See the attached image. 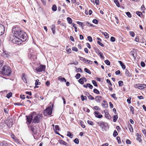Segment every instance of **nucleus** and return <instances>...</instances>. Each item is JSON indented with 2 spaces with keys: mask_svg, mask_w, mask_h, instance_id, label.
<instances>
[{
  "mask_svg": "<svg viewBox=\"0 0 146 146\" xmlns=\"http://www.w3.org/2000/svg\"><path fill=\"white\" fill-rule=\"evenodd\" d=\"M23 37L22 38H20L19 37H17V38H16L15 42L14 43H15L16 44H21L23 42H24L27 39H25V40H23Z\"/></svg>",
  "mask_w": 146,
  "mask_h": 146,
  "instance_id": "6e6552de",
  "label": "nucleus"
},
{
  "mask_svg": "<svg viewBox=\"0 0 146 146\" xmlns=\"http://www.w3.org/2000/svg\"><path fill=\"white\" fill-rule=\"evenodd\" d=\"M94 115L96 117L98 118H101L103 117L102 115L98 111H95L94 112Z\"/></svg>",
  "mask_w": 146,
  "mask_h": 146,
  "instance_id": "4468645a",
  "label": "nucleus"
},
{
  "mask_svg": "<svg viewBox=\"0 0 146 146\" xmlns=\"http://www.w3.org/2000/svg\"><path fill=\"white\" fill-rule=\"evenodd\" d=\"M12 32L15 36L20 38L23 37V40L27 39V34L22 31L18 26H13L12 28Z\"/></svg>",
  "mask_w": 146,
  "mask_h": 146,
  "instance_id": "f257e3e1",
  "label": "nucleus"
},
{
  "mask_svg": "<svg viewBox=\"0 0 146 146\" xmlns=\"http://www.w3.org/2000/svg\"><path fill=\"white\" fill-rule=\"evenodd\" d=\"M105 117L108 119H110L111 118V116L107 112H105Z\"/></svg>",
  "mask_w": 146,
  "mask_h": 146,
  "instance_id": "b1692460",
  "label": "nucleus"
},
{
  "mask_svg": "<svg viewBox=\"0 0 146 146\" xmlns=\"http://www.w3.org/2000/svg\"><path fill=\"white\" fill-rule=\"evenodd\" d=\"M72 50L76 52H77L78 51V48H77L75 47H72Z\"/></svg>",
  "mask_w": 146,
  "mask_h": 146,
  "instance_id": "774afa93",
  "label": "nucleus"
},
{
  "mask_svg": "<svg viewBox=\"0 0 146 146\" xmlns=\"http://www.w3.org/2000/svg\"><path fill=\"white\" fill-rule=\"evenodd\" d=\"M79 57L80 58V60L82 61L83 62H84L85 61L86 59H85V58L83 57H82L80 56H79Z\"/></svg>",
  "mask_w": 146,
  "mask_h": 146,
  "instance_id": "864d4df0",
  "label": "nucleus"
},
{
  "mask_svg": "<svg viewBox=\"0 0 146 146\" xmlns=\"http://www.w3.org/2000/svg\"><path fill=\"white\" fill-rule=\"evenodd\" d=\"M31 115L33 118V123H39L42 119L43 116L41 114H37L36 112H33L31 113Z\"/></svg>",
  "mask_w": 146,
  "mask_h": 146,
  "instance_id": "f03ea898",
  "label": "nucleus"
},
{
  "mask_svg": "<svg viewBox=\"0 0 146 146\" xmlns=\"http://www.w3.org/2000/svg\"><path fill=\"white\" fill-rule=\"evenodd\" d=\"M106 82L108 83L109 84L110 86H112V84L111 83L110 80L109 79H107L106 80Z\"/></svg>",
  "mask_w": 146,
  "mask_h": 146,
  "instance_id": "e2e57ef3",
  "label": "nucleus"
},
{
  "mask_svg": "<svg viewBox=\"0 0 146 146\" xmlns=\"http://www.w3.org/2000/svg\"><path fill=\"white\" fill-rule=\"evenodd\" d=\"M67 136L69 137L70 138H72L73 137V135L69 131H67Z\"/></svg>",
  "mask_w": 146,
  "mask_h": 146,
  "instance_id": "bb28decb",
  "label": "nucleus"
},
{
  "mask_svg": "<svg viewBox=\"0 0 146 146\" xmlns=\"http://www.w3.org/2000/svg\"><path fill=\"white\" fill-rule=\"evenodd\" d=\"M31 131L35 134H36L37 133V131L34 128L33 125H31L30 128Z\"/></svg>",
  "mask_w": 146,
  "mask_h": 146,
  "instance_id": "f3484780",
  "label": "nucleus"
},
{
  "mask_svg": "<svg viewBox=\"0 0 146 146\" xmlns=\"http://www.w3.org/2000/svg\"><path fill=\"white\" fill-rule=\"evenodd\" d=\"M8 118L9 119H7L8 122H6V123L8 127H11L13 124V120Z\"/></svg>",
  "mask_w": 146,
  "mask_h": 146,
  "instance_id": "ddd939ff",
  "label": "nucleus"
},
{
  "mask_svg": "<svg viewBox=\"0 0 146 146\" xmlns=\"http://www.w3.org/2000/svg\"><path fill=\"white\" fill-rule=\"evenodd\" d=\"M87 38L89 42H91L92 41V39L91 36H88Z\"/></svg>",
  "mask_w": 146,
  "mask_h": 146,
  "instance_id": "13d9d810",
  "label": "nucleus"
},
{
  "mask_svg": "<svg viewBox=\"0 0 146 146\" xmlns=\"http://www.w3.org/2000/svg\"><path fill=\"white\" fill-rule=\"evenodd\" d=\"M0 146H11V145L5 142H3L0 143Z\"/></svg>",
  "mask_w": 146,
  "mask_h": 146,
  "instance_id": "aec40b11",
  "label": "nucleus"
},
{
  "mask_svg": "<svg viewBox=\"0 0 146 146\" xmlns=\"http://www.w3.org/2000/svg\"><path fill=\"white\" fill-rule=\"evenodd\" d=\"M88 94L89 95L88 96V98L90 100H94V98L91 95H90L89 93H88Z\"/></svg>",
  "mask_w": 146,
  "mask_h": 146,
  "instance_id": "ea45409f",
  "label": "nucleus"
},
{
  "mask_svg": "<svg viewBox=\"0 0 146 146\" xmlns=\"http://www.w3.org/2000/svg\"><path fill=\"white\" fill-rule=\"evenodd\" d=\"M136 14L139 16L141 17V15L142 14L141 12L137 11L136 13Z\"/></svg>",
  "mask_w": 146,
  "mask_h": 146,
  "instance_id": "69168bd1",
  "label": "nucleus"
},
{
  "mask_svg": "<svg viewBox=\"0 0 146 146\" xmlns=\"http://www.w3.org/2000/svg\"><path fill=\"white\" fill-rule=\"evenodd\" d=\"M118 134L117 132V131H116V130H115L114 131L113 134V137H116L118 135Z\"/></svg>",
  "mask_w": 146,
  "mask_h": 146,
  "instance_id": "49530a36",
  "label": "nucleus"
},
{
  "mask_svg": "<svg viewBox=\"0 0 146 146\" xmlns=\"http://www.w3.org/2000/svg\"><path fill=\"white\" fill-rule=\"evenodd\" d=\"M141 66L142 67H145V63L143 61H142L141 62Z\"/></svg>",
  "mask_w": 146,
  "mask_h": 146,
  "instance_id": "338daca9",
  "label": "nucleus"
},
{
  "mask_svg": "<svg viewBox=\"0 0 146 146\" xmlns=\"http://www.w3.org/2000/svg\"><path fill=\"white\" fill-rule=\"evenodd\" d=\"M111 96L113 98L114 100H116L117 99V98L116 97V95L115 94H113L112 95H111Z\"/></svg>",
  "mask_w": 146,
  "mask_h": 146,
  "instance_id": "6e6d98bb",
  "label": "nucleus"
},
{
  "mask_svg": "<svg viewBox=\"0 0 146 146\" xmlns=\"http://www.w3.org/2000/svg\"><path fill=\"white\" fill-rule=\"evenodd\" d=\"M12 92H9L8 93L6 96V97L8 98H9L11 97L12 96Z\"/></svg>",
  "mask_w": 146,
  "mask_h": 146,
  "instance_id": "72a5a7b5",
  "label": "nucleus"
},
{
  "mask_svg": "<svg viewBox=\"0 0 146 146\" xmlns=\"http://www.w3.org/2000/svg\"><path fill=\"white\" fill-rule=\"evenodd\" d=\"M105 63L108 65H110V61L108 60H106L104 61Z\"/></svg>",
  "mask_w": 146,
  "mask_h": 146,
  "instance_id": "a18cd8bd",
  "label": "nucleus"
},
{
  "mask_svg": "<svg viewBox=\"0 0 146 146\" xmlns=\"http://www.w3.org/2000/svg\"><path fill=\"white\" fill-rule=\"evenodd\" d=\"M81 98L82 101H83L85 100H86L87 99V97L86 96H84L83 95H81Z\"/></svg>",
  "mask_w": 146,
  "mask_h": 146,
  "instance_id": "58836bf2",
  "label": "nucleus"
},
{
  "mask_svg": "<svg viewBox=\"0 0 146 146\" xmlns=\"http://www.w3.org/2000/svg\"><path fill=\"white\" fill-rule=\"evenodd\" d=\"M39 80L38 79H37L35 81V86H37V85H40V83L39 82Z\"/></svg>",
  "mask_w": 146,
  "mask_h": 146,
  "instance_id": "e433bc0d",
  "label": "nucleus"
},
{
  "mask_svg": "<svg viewBox=\"0 0 146 146\" xmlns=\"http://www.w3.org/2000/svg\"><path fill=\"white\" fill-rule=\"evenodd\" d=\"M102 106L105 108H107L108 107V105L107 102L105 100H104L102 103Z\"/></svg>",
  "mask_w": 146,
  "mask_h": 146,
  "instance_id": "2eb2a0df",
  "label": "nucleus"
},
{
  "mask_svg": "<svg viewBox=\"0 0 146 146\" xmlns=\"http://www.w3.org/2000/svg\"><path fill=\"white\" fill-rule=\"evenodd\" d=\"M126 15H127V16L129 18H131L132 17L131 15V13L129 12H127L125 13Z\"/></svg>",
  "mask_w": 146,
  "mask_h": 146,
  "instance_id": "37998d69",
  "label": "nucleus"
},
{
  "mask_svg": "<svg viewBox=\"0 0 146 146\" xmlns=\"http://www.w3.org/2000/svg\"><path fill=\"white\" fill-rule=\"evenodd\" d=\"M26 123L27 125H28V124H30L31 123L32 121H33V116L31 115V113L29 115H26Z\"/></svg>",
  "mask_w": 146,
  "mask_h": 146,
  "instance_id": "423d86ee",
  "label": "nucleus"
},
{
  "mask_svg": "<svg viewBox=\"0 0 146 146\" xmlns=\"http://www.w3.org/2000/svg\"><path fill=\"white\" fill-rule=\"evenodd\" d=\"M81 76V74L79 73L77 74L75 76V78L77 79H79Z\"/></svg>",
  "mask_w": 146,
  "mask_h": 146,
  "instance_id": "de8ad7c7",
  "label": "nucleus"
},
{
  "mask_svg": "<svg viewBox=\"0 0 146 146\" xmlns=\"http://www.w3.org/2000/svg\"><path fill=\"white\" fill-rule=\"evenodd\" d=\"M129 108L130 109V111L132 112V114H134V108H133L132 106H131L129 107Z\"/></svg>",
  "mask_w": 146,
  "mask_h": 146,
  "instance_id": "bf43d9fd",
  "label": "nucleus"
},
{
  "mask_svg": "<svg viewBox=\"0 0 146 146\" xmlns=\"http://www.w3.org/2000/svg\"><path fill=\"white\" fill-rule=\"evenodd\" d=\"M84 71L85 72L89 74H91V72L87 68H85Z\"/></svg>",
  "mask_w": 146,
  "mask_h": 146,
  "instance_id": "2f4dec72",
  "label": "nucleus"
},
{
  "mask_svg": "<svg viewBox=\"0 0 146 146\" xmlns=\"http://www.w3.org/2000/svg\"><path fill=\"white\" fill-rule=\"evenodd\" d=\"M17 37L15 36H14L13 35H11L10 36L9 38V40L11 42H12L13 43H14L15 41L16 38H17Z\"/></svg>",
  "mask_w": 146,
  "mask_h": 146,
  "instance_id": "f8f14e48",
  "label": "nucleus"
},
{
  "mask_svg": "<svg viewBox=\"0 0 146 146\" xmlns=\"http://www.w3.org/2000/svg\"><path fill=\"white\" fill-rule=\"evenodd\" d=\"M94 49L95 52L98 54V55H99V54H100L101 52L100 50L97 47H94Z\"/></svg>",
  "mask_w": 146,
  "mask_h": 146,
  "instance_id": "5701e85b",
  "label": "nucleus"
},
{
  "mask_svg": "<svg viewBox=\"0 0 146 146\" xmlns=\"http://www.w3.org/2000/svg\"><path fill=\"white\" fill-rule=\"evenodd\" d=\"M58 80L61 82H66V80L65 78H62L61 76H60L58 77Z\"/></svg>",
  "mask_w": 146,
  "mask_h": 146,
  "instance_id": "a211bd4d",
  "label": "nucleus"
},
{
  "mask_svg": "<svg viewBox=\"0 0 146 146\" xmlns=\"http://www.w3.org/2000/svg\"><path fill=\"white\" fill-rule=\"evenodd\" d=\"M84 111H86V112L88 113H89L90 112V110L88 109V108L86 107L84 108Z\"/></svg>",
  "mask_w": 146,
  "mask_h": 146,
  "instance_id": "680f3d73",
  "label": "nucleus"
},
{
  "mask_svg": "<svg viewBox=\"0 0 146 146\" xmlns=\"http://www.w3.org/2000/svg\"><path fill=\"white\" fill-rule=\"evenodd\" d=\"M97 42L99 45H100V46H102L104 47V44H103L100 42L99 41V40Z\"/></svg>",
  "mask_w": 146,
  "mask_h": 146,
  "instance_id": "4d7b16f0",
  "label": "nucleus"
},
{
  "mask_svg": "<svg viewBox=\"0 0 146 146\" xmlns=\"http://www.w3.org/2000/svg\"><path fill=\"white\" fill-rule=\"evenodd\" d=\"M22 75L23 76L22 77V79L23 80L24 82L27 83V80L26 78L25 75L24 74H23Z\"/></svg>",
  "mask_w": 146,
  "mask_h": 146,
  "instance_id": "393cba45",
  "label": "nucleus"
},
{
  "mask_svg": "<svg viewBox=\"0 0 146 146\" xmlns=\"http://www.w3.org/2000/svg\"><path fill=\"white\" fill-rule=\"evenodd\" d=\"M67 19L68 22L69 24H71L72 23V20L69 17H68Z\"/></svg>",
  "mask_w": 146,
  "mask_h": 146,
  "instance_id": "473e14b6",
  "label": "nucleus"
},
{
  "mask_svg": "<svg viewBox=\"0 0 146 146\" xmlns=\"http://www.w3.org/2000/svg\"><path fill=\"white\" fill-rule=\"evenodd\" d=\"M113 121L114 122H115L118 118V116L117 115H114L113 116Z\"/></svg>",
  "mask_w": 146,
  "mask_h": 146,
  "instance_id": "cd10ccee",
  "label": "nucleus"
},
{
  "mask_svg": "<svg viewBox=\"0 0 146 146\" xmlns=\"http://www.w3.org/2000/svg\"><path fill=\"white\" fill-rule=\"evenodd\" d=\"M52 10L54 11H55L57 10V7L56 5H54L52 6Z\"/></svg>",
  "mask_w": 146,
  "mask_h": 146,
  "instance_id": "7c9ffc66",
  "label": "nucleus"
},
{
  "mask_svg": "<svg viewBox=\"0 0 146 146\" xmlns=\"http://www.w3.org/2000/svg\"><path fill=\"white\" fill-rule=\"evenodd\" d=\"M92 22L95 24H97L98 23V21L96 19H94L92 21Z\"/></svg>",
  "mask_w": 146,
  "mask_h": 146,
  "instance_id": "3c124183",
  "label": "nucleus"
},
{
  "mask_svg": "<svg viewBox=\"0 0 146 146\" xmlns=\"http://www.w3.org/2000/svg\"><path fill=\"white\" fill-rule=\"evenodd\" d=\"M97 123L102 128V130L105 131H106L107 129L109 128L108 124L105 122L99 121Z\"/></svg>",
  "mask_w": 146,
  "mask_h": 146,
  "instance_id": "20e7f679",
  "label": "nucleus"
},
{
  "mask_svg": "<svg viewBox=\"0 0 146 146\" xmlns=\"http://www.w3.org/2000/svg\"><path fill=\"white\" fill-rule=\"evenodd\" d=\"M115 40V38L113 36H111L110 38V41L112 42H114Z\"/></svg>",
  "mask_w": 146,
  "mask_h": 146,
  "instance_id": "052dcab7",
  "label": "nucleus"
},
{
  "mask_svg": "<svg viewBox=\"0 0 146 146\" xmlns=\"http://www.w3.org/2000/svg\"><path fill=\"white\" fill-rule=\"evenodd\" d=\"M53 128L54 131V133L58 135H60L59 133L58 132L60 130V129L59 126L58 125H56L54 127H53Z\"/></svg>",
  "mask_w": 146,
  "mask_h": 146,
  "instance_id": "9d476101",
  "label": "nucleus"
},
{
  "mask_svg": "<svg viewBox=\"0 0 146 146\" xmlns=\"http://www.w3.org/2000/svg\"><path fill=\"white\" fill-rule=\"evenodd\" d=\"M134 87L139 89L142 90L146 88V84H137L134 85Z\"/></svg>",
  "mask_w": 146,
  "mask_h": 146,
  "instance_id": "1a4fd4ad",
  "label": "nucleus"
},
{
  "mask_svg": "<svg viewBox=\"0 0 146 146\" xmlns=\"http://www.w3.org/2000/svg\"><path fill=\"white\" fill-rule=\"evenodd\" d=\"M87 86H88V87H89V88L90 89H92L93 88V86L90 83H87Z\"/></svg>",
  "mask_w": 146,
  "mask_h": 146,
  "instance_id": "5fc2aeb1",
  "label": "nucleus"
},
{
  "mask_svg": "<svg viewBox=\"0 0 146 146\" xmlns=\"http://www.w3.org/2000/svg\"><path fill=\"white\" fill-rule=\"evenodd\" d=\"M1 74L7 76H10L11 74V71L10 68L7 66H4L0 71Z\"/></svg>",
  "mask_w": 146,
  "mask_h": 146,
  "instance_id": "7ed1b4c3",
  "label": "nucleus"
},
{
  "mask_svg": "<svg viewBox=\"0 0 146 146\" xmlns=\"http://www.w3.org/2000/svg\"><path fill=\"white\" fill-rule=\"evenodd\" d=\"M92 83L94 86L96 87L98 86V85L96 81L94 80H92Z\"/></svg>",
  "mask_w": 146,
  "mask_h": 146,
  "instance_id": "a19ab883",
  "label": "nucleus"
},
{
  "mask_svg": "<svg viewBox=\"0 0 146 146\" xmlns=\"http://www.w3.org/2000/svg\"><path fill=\"white\" fill-rule=\"evenodd\" d=\"M53 106V105H52V107L50 106L44 110L43 113L44 116L50 115H51L52 112V108Z\"/></svg>",
  "mask_w": 146,
  "mask_h": 146,
  "instance_id": "39448f33",
  "label": "nucleus"
},
{
  "mask_svg": "<svg viewBox=\"0 0 146 146\" xmlns=\"http://www.w3.org/2000/svg\"><path fill=\"white\" fill-rule=\"evenodd\" d=\"M114 2L116 4V5L118 7H120L119 2L118 0H113Z\"/></svg>",
  "mask_w": 146,
  "mask_h": 146,
  "instance_id": "c85d7f7f",
  "label": "nucleus"
},
{
  "mask_svg": "<svg viewBox=\"0 0 146 146\" xmlns=\"http://www.w3.org/2000/svg\"><path fill=\"white\" fill-rule=\"evenodd\" d=\"M102 33L106 36V38H108L109 37V35L106 32Z\"/></svg>",
  "mask_w": 146,
  "mask_h": 146,
  "instance_id": "8fccbe9b",
  "label": "nucleus"
},
{
  "mask_svg": "<svg viewBox=\"0 0 146 146\" xmlns=\"http://www.w3.org/2000/svg\"><path fill=\"white\" fill-rule=\"evenodd\" d=\"M74 142L76 144H78L79 143V140L78 138H76L74 140Z\"/></svg>",
  "mask_w": 146,
  "mask_h": 146,
  "instance_id": "c03bdc74",
  "label": "nucleus"
},
{
  "mask_svg": "<svg viewBox=\"0 0 146 146\" xmlns=\"http://www.w3.org/2000/svg\"><path fill=\"white\" fill-rule=\"evenodd\" d=\"M118 84H119V87H121L123 86V82L122 81L120 80L118 82Z\"/></svg>",
  "mask_w": 146,
  "mask_h": 146,
  "instance_id": "c9c22d12",
  "label": "nucleus"
},
{
  "mask_svg": "<svg viewBox=\"0 0 146 146\" xmlns=\"http://www.w3.org/2000/svg\"><path fill=\"white\" fill-rule=\"evenodd\" d=\"M46 66L45 65L41 64L40 67L36 68V70L37 72H39L45 70Z\"/></svg>",
  "mask_w": 146,
  "mask_h": 146,
  "instance_id": "0eeeda50",
  "label": "nucleus"
},
{
  "mask_svg": "<svg viewBox=\"0 0 146 146\" xmlns=\"http://www.w3.org/2000/svg\"><path fill=\"white\" fill-rule=\"evenodd\" d=\"M5 28L4 26L0 24V36L2 35L4 33Z\"/></svg>",
  "mask_w": 146,
  "mask_h": 146,
  "instance_id": "9b49d317",
  "label": "nucleus"
},
{
  "mask_svg": "<svg viewBox=\"0 0 146 146\" xmlns=\"http://www.w3.org/2000/svg\"><path fill=\"white\" fill-rule=\"evenodd\" d=\"M93 92L95 93L98 94H100L99 91L97 89H94L93 90Z\"/></svg>",
  "mask_w": 146,
  "mask_h": 146,
  "instance_id": "79ce46f5",
  "label": "nucleus"
},
{
  "mask_svg": "<svg viewBox=\"0 0 146 146\" xmlns=\"http://www.w3.org/2000/svg\"><path fill=\"white\" fill-rule=\"evenodd\" d=\"M58 142L60 144L66 146L67 144V143L66 142L62 140H58Z\"/></svg>",
  "mask_w": 146,
  "mask_h": 146,
  "instance_id": "6ab92c4d",
  "label": "nucleus"
},
{
  "mask_svg": "<svg viewBox=\"0 0 146 146\" xmlns=\"http://www.w3.org/2000/svg\"><path fill=\"white\" fill-rule=\"evenodd\" d=\"M129 129L130 131L131 132H133V129L132 126L131 125H130L129 126Z\"/></svg>",
  "mask_w": 146,
  "mask_h": 146,
  "instance_id": "4c0bfd02",
  "label": "nucleus"
},
{
  "mask_svg": "<svg viewBox=\"0 0 146 146\" xmlns=\"http://www.w3.org/2000/svg\"><path fill=\"white\" fill-rule=\"evenodd\" d=\"M116 139L117 140L118 143L120 144L121 143V142L120 140V138L119 137H116Z\"/></svg>",
  "mask_w": 146,
  "mask_h": 146,
  "instance_id": "603ef678",
  "label": "nucleus"
},
{
  "mask_svg": "<svg viewBox=\"0 0 146 146\" xmlns=\"http://www.w3.org/2000/svg\"><path fill=\"white\" fill-rule=\"evenodd\" d=\"M84 63L87 64H91L92 63V62L91 60L86 59V60L84 62Z\"/></svg>",
  "mask_w": 146,
  "mask_h": 146,
  "instance_id": "c756f323",
  "label": "nucleus"
},
{
  "mask_svg": "<svg viewBox=\"0 0 146 146\" xmlns=\"http://www.w3.org/2000/svg\"><path fill=\"white\" fill-rule=\"evenodd\" d=\"M88 123L91 125H94L92 121L88 120L87 121Z\"/></svg>",
  "mask_w": 146,
  "mask_h": 146,
  "instance_id": "09e8293b",
  "label": "nucleus"
},
{
  "mask_svg": "<svg viewBox=\"0 0 146 146\" xmlns=\"http://www.w3.org/2000/svg\"><path fill=\"white\" fill-rule=\"evenodd\" d=\"M78 81V82L81 84H83L84 83V82L82 78L80 79Z\"/></svg>",
  "mask_w": 146,
  "mask_h": 146,
  "instance_id": "f704fd0d",
  "label": "nucleus"
},
{
  "mask_svg": "<svg viewBox=\"0 0 146 146\" xmlns=\"http://www.w3.org/2000/svg\"><path fill=\"white\" fill-rule=\"evenodd\" d=\"M55 26L54 25H52V32L53 34H55Z\"/></svg>",
  "mask_w": 146,
  "mask_h": 146,
  "instance_id": "a878e982",
  "label": "nucleus"
},
{
  "mask_svg": "<svg viewBox=\"0 0 146 146\" xmlns=\"http://www.w3.org/2000/svg\"><path fill=\"white\" fill-rule=\"evenodd\" d=\"M125 74L127 76L129 77H130L132 76V74L130 73L127 69H125Z\"/></svg>",
  "mask_w": 146,
  "mask_h": 146,
  "instance_id": "dca6fc26",
  "label": "nucleus"
},
{
  "mask_svg": "<svg viewBox=\"0 0 146 146\" xmlns=\"http://www.w3.org/2000/svg\"><path fill=\"white\" fill-rule=\"evenodd\" d=\"M102 98L101 96H96L95 97V100L96 102L100 103V102L101 98Z\"/></svg>",
  "mask_w": 146,
  "mask_h": 146,
  "instance_id": "412c9836",
  "label": "nucleus"
},
{
  "mask_svg": "<svg viewBox=\"0 0 146 146\" xmlns=\"http://www.w3.org/2000/svg\"><path fill=\"white\" fill-rule=\"evenodd\" d=\"M118 62L119 63L120 65L121 66L122 68L123 69H125V65H124L122 62L121 61H118Z\"/></svg>",
  "mask_w": 146,
  "mask_h": 146,
  "instance_id": "4be33fe9",
  "label": "nucleus"
},
{
  "mask_svg": "<svg viewBox=\"0 0 146 146\" xmlns=\"http://www.w3.org/2000/svg\"><path fill=\"white\" fill-rule=\"evenodd\" d=\"M130 35L132 37H133L135 36V34L133 32L131 31L130 32Z\"/></svg>",
  "mask_w": 146,
  "mask_h": 146,
  "instance_id": "0e129e2a",
  "label": "nucleus"
}]
</instances>
